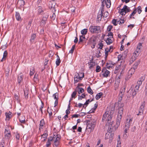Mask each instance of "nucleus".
<instances>
[{"label": "nucleus", "mask_w": 147, "mask_h": 147, "mask_svg": "<svg viewBox=\"0 0 147 147\" xmlns=\"http://www.w3.org/2000/svg\"><path fill=\"white\" fill-rule=\"evenodd\" d=\"M139 88L140 87L139 86L136 85L134 89H132L131 90H129L127 92V97H130L132 96L133 98H134L138 92Z\"/></svg>", "instance_id": "obj_1"}, {"label": "nucleus", "mask_w": 147, "mask_h": 147, "mask_svg": "<svg viewBox=\"0 0 147 147\" xmlns=\"http://www.w3.org/2000/svg\"><path fill=\"white\" fill-rule=\"evenodd\" d=\"M89 30L93 34H98L101 32L100 27L99 26H91L90 27Z\"/></svg>", "instance_id": "obj_2"}, {"label": "nucleus", "mask_w": 147, "mask_h": 147, "mask_svg": "<svg viewBox=\"0 0 147 147\" xmlns=\"http://www.w3.org/2000/svg\"><path fill=\"white\" fill-rule=\"evenodd\" d=\"M113 121H112V122H107L106 123V127H108V130H109V131L111 132L114 130H116L117 128L116 125L115 126V125L113 124Z\"/></svg>", "instance_id": "obj_3"}, {"label": "nucleus", "mask_w": 147, "mask_h": 147, "mask_svg": "<svg viewBox=\"0 0 147 147\" xmlns=\"http://www.w3.org/2000/svg\"><path fill=\"white\" fill-rule=\"evenodd\" d=\"M111 115H109L106 112L103 115L102 121H107V123H109L111 121Z\"/></svg>", "instance_id": "obj_4"}, {"label": "nucleus", "mask_w": 147, "mask_h": 147, "mask_svg": "<svg viewBox=\"0 0 147 147\" xmlns=\"http://www.w3.org/2000/svg\"><path fill=\"white\" fill-rule=\"evenodd\" d=\"M49 17V14L47 12L44 13L42 16V18L40 22L41 25L44 26L46 24Z\"/></svg>", "instance_id": "obj_5"}, {"label": "nucleus", "mask_w": 147, "mask_h": 147, "mask_svg": "<svg viewBox=\"0 0 147 147\" xmlns=\"http://www.w3.org/2000/svg\"><path fill=\"white\" fill-rule=\"evenodd\" d=\"M145 106V102H143L140 106L138 112L137 114V115H142L143 113L144 107Z\"/></svg>", "instance_id": "obj_6"}, {"label": "nucleus", "mask_w": 147, "mask_h": 147, "mask_svg": "<svg viewBox=\"0 0 147 147\" xmlns=\"http://www.w3.org/2000/svg\"><path fill=\"white\" fill-rule=\"evenodd\" d=\"M102 72L103 73L102 74L103 77L105 78L108 77L110 73V72L107 70V68L105 67H104L102 69Z\"/></svg>", "instance_id": "obj_7"}, {"label": "nucleus", "mask_w": 147, "mask_h": 147, "mask_svg": "<svg viewBox=\"0 0 147 147\" xmlns=\"http://www.w3.org/2000/svg\"><path fill=\"white\" fill-rule=\"evenodd\" d=\"M25 4V1L24 0H19L17 3V6L18 8L22 9V8H23Z\"/></svg>", "instance_id": "obj_8"}, {"label": "nucleus", "mask_w": 147, "mask_h": 147, "mask_svg": "<svg viewBox=\"0 0 147 147\" xmlns=\"http://www.w3.org/2000/svg\"><path fill=\"white\" fill-rule=\"evenodd\" d=\"M56 4V3L53 1H50L49 3V7L50 9L53 8V9L54 10V12H56L55 6Z\"/></svg>", "instance_id": "obj_9"}, {"label": "nucleus", "mask_w": 147, "mask_h": 147, "mask_svg": "<svg viewBox=\"0 0 147 147\" xmlns=\"http://www.w3.org/2000/svg\"><path fill=\"white\" fill-rule=\"evenodd\" d=\"M5 138L8 140H9L11 136L10 131L9 130L5 129Z\"/></svg>", "instance_id": "obj_10"}, {"label": "nucleus", "mask_w": 147, "mask_h": 147, "mask_svg": "<svg viewBox=\"0 0 147 147\" xmlns=\"http://www.w3.org/2000/svg\"><path fill=\"white\" fill-rule=\"evenodd\" d=\"M90 123V125L92 127L93 129L95 127V125L96 124V121L94 119H91L90 120H88L87 121V123Z\"/></svg>", "instance_id": "obj_11"}, {"label": "nucleus", "mask_w": 147, "mask_h": 147, "mask_svg": "<svg viewBox=\"0 0 147 147\" xmlns=\"http://www.w3.org/2000/svg\"><path fill=\"white\" fill-rule=\"evenodd\" d=\"M140 60H138L133 65V67L131 69L130 71H130H132L133 72H135V69L138 67V65L140 64Z\"/></svg>", "instance_id": "obj_12"}, {"label": "nucleus", "mask_w": 147, "mask_h": 147, "mask_svg": "<svg viewBox=\"0 0 147 147\" xmlns=\"http://www.w3.org/2000/svg\"><path fill=\"white\" fill-rule=\"evenodd\" d=\"M122 117V115L118 114L116 123V126L117 128L120 124V122L121 120Z\"/></svg>", "instance_id": "obj_13"}, {"label": "nucleus", "mask_w": 147, "mask_h": 147, "mask_svg": "<svg viewBox=\"0 0 147 147\" xmlns=\"http://www.w3.org/2000/svg\"><path fill=\"white\" fill-rule=\"evenodd\" d=\"M88 43L89 44L92 43V45L91 46V47L92 49L95 48L96 43L95 42L94 39L92 37L90 38L88 40Z\"/></svg>", "instance_id": "obj_14"}, {"label": "nucleus", "mask_w": 147, "mask_h": 147, "mask_svg": "<svg viewBox=\"0 0 147 147\" xmlns=\"http://www.w3.org/2000/svg\"><path fill=\"white\" fill-rule=\"evenodd\" d=\"M133 120V117H131V118H129V119H127L125 126L129 127L130 124L132 123Z\"/></svg>", "instance_id": "obj_15"}, {"label": "nucleus", "mask_w": 147, "mask_h": 147, "mask_svg": "<svg viewBox=\"0 0 147 147\" xmlns=\"http://www.w3.org/2000/svg\"><path fill=\"white\" fill-rule=\"evenodd\" d=\"M76 90L77 92H78V94H80L81 93H82L84 92V90L82 88H80L78 86H77L75 90Z\"/></svg>", "instance_id": "obj_16"}, {"label": "nucleus", "mask_w": 147, "mask_h": 147, "mask_svg": "<svg viewBox=\"0 0 147 147\" xmlns=\"http://www.w3.org/2000/svg\"><path fill=\"white\" fill-rule=\"evenodd\" d=\"M23 75L22 73H21L18 76V82L19 85L20 84L21 82L23 80Z\"/></svg>", "instance_id": "obj_17"}, {"label": "nucleus", "mask_w": 147, "mask_h": 147, "mask_svg": "<svg viewBox=\"0 0 147 147\" xmlns=\"http://www.w3.org/2000/svg\"><path fill=\"white\" fill-rule=\"evenodd\" d=\"M54 138V137H50V139L49 138L47 142V144L46 145V147H49L51 144V141H52L53 138Z\"/></svg>", "instance_id": "obj_18"}, {"label": "nucleus", "mask_w": 147, "mask_h": 147, "mask_svg": "<svg viewBox=\"0 0 147 147\" xmlns=\"http://www.w3.org/2000/svg\"><path fill=\"white\" fill-rule=\"evenodd\" d=\"M11 113L10 111H9L8 113L6 112L5 113L6 117V120H9L12 117Z\"/></svg>", "instance_id": "obj_19"}, {"label": "nucleus", "mask_w": 147, "mask_h": 147, "mask_svg": "<svg viewBox=\"0 0 147 147\" xmlns=\"http://www.w3.org/2000/svg\"><path fill=\"white\" fill-rule=\"evenodd\" d=\"M102 17H103V14L100 13V11H99L97 15L96 18V20L99 22L101 20Z\"/></svg>", "instance_id": "obj_20"}, {"label": "nucleus", "mask_w": 147, "mask_h": 147, "mask_svg": "<svg viewBox=\"0 0 147 147\" xmlns=\"http://www.w3.org/2000/svg\"><path fill=\"white\" fill-rule=\"evenodd\" d=\"M15 16L17 20L18 21H22V19H21L20 14L19 12H16Z\"/></svg>", "instance_id": "obj_21"}, {"label": "nucleus", "mask_w": 147, "mask_h": 147, "mask_svg": "<svg viewBox=\"0 0 147 147\" xmlns=\"http://www.w3.org/2000/svg\"><path fill=\"white\" fill-rule=\"evenodd\" d=\"M36 37V35L35 34L33 33L32 34L31 36V38L30 40V41L32 43L34 42V40L35 39Z\"/></svg>", "instance_id": "obj_22"}, {"label": "nucleus", "mask_w": 147, "mask_h": 147, "mask_svg": "<svg viewBox=\"0 0 147 147\" xmlns=\"http://www.w3.org/2000/svg\"><path fill=\"white\" fill-rule=\"evenodd\" d=\"M125 87H124L123 88H121L120 91V93L119 94V95L121 97V98H122V97L123 96L124 93L125 91Z\"/></svg>", "instance_id": "obj_23"}, {"label": "nucleus", "mask_w": 147, "mask_h": 147, "mask_svg": "<svg viewBox=\"0 0 147 147\" xmlns=\"http://www.w3.org/2000/svg\"><path fill=\"white\" fill-rule=\"evenodd\" d=\"M45 124V123L44 120L43 119H42L40 121V126L39 127V130H40V129L43 128L44 125Z\"/></svg>", "instance_id": "obj_24"}, {"label": "nucleus", "mask_w": 147, "mask_h": 147, "mask_svg": "<svg viewBox=\"0 0 147 147\" xmlns=\"http://www.w3.org/2000/svg\"><path fill=\"white\" fill-rule=\"evenodd\" d=\"M127 6L126 5H124L123 8L121 9V11L120 12V14L122 15H125V9L127 8Z\"/></svg>", "instance_id": "obj_25"}, {"label": "nucleus", "mask_w": 147, "mask_h": 147, "mask_svg": "<svg viewBox=\"0 0 147 147\" xmlns=\"http://www.w3.org/2000/svg\"><path fill=\"white\" fill-rule=\"evenodd\" d=\"M106 68L109 69L110 68H113L114 67V65L112 63H111L110 62L107 63H106Z\"/></svg>", "instance_id": "obj_26"}, {"label": "nucleus", "mask_w": 147, "mask_h": 147, "mask_svg": "<svg viewBox=\"0 0 147 147\" xmlns=\"http://www.w3.org/2000/svg\"><path fill=\"white\" fill-rule=\"evenodd\" d=\"M48 136L47 131V130H45L44 133L41 135V138H47Z\"/></svg>", "instance_id": "obj_27"}, {"label": "nucleus", "mask_w": 147, "mask_h": 147, "mask_svg": "<svg viewBox=\"0 0 147 147\" xmlns=\"http://www.w3.org/2000/svg\"><path fill=\"white\" fill-rule=\"evenodd\" d=\"M8 54L7 52V51H5L4 52L3 57L1 59V62H2L3 60H5V57L7 56Z\"/></svg>", "instance_id": "obj_28"}, {"label": "nucleus", "mask_w": 147, "mask_h": 147, "mask_svg": "<svg viewBox=\"0 0 147 147\" xmlns=\"http://www.w3.org/2000/svg\"><path fill=\"white\" fill-rule=\"evenodd\" d=\"M105 3L106 7L107 8L110 7L111 5V2L110 0H105Z\"/></svg>", "instance_id": "obj_29"}, {"label": "nucleus", "mask_w": 147, "mask_h": 147, "mask_svg": "<svg viewBox=\"0 0 147 147\" xmlns=\"http://www.w3.org/2000/svg\"><path fill=\"white\" fill-rule=\"evenodd\" d=\"M110 38H108L106 40H104L106 41V43L107 45H110L113 42L112 40Z\"/></svg>", "instance_id": "obj_30"}, {"label": "nucleus", "mask_w": 147, "mask_h": 147, "mask_svg": "<svg viewBox=\"0 0 147 147\" xmlns=\"http://www.w3.org/2000/svg\"><path fill=\"white\" fill-rule=\"evenodd\" d=\"M137 57V56L134 55H133L130 59L129 61L130 63L131 64L136 59Z\"/></svg>", "instance_id": "obj_31"}, {"label": "nucleus", "mask_w": 147, "mask_h": 147, "mask_svg": "<svg viewBox=\"0 0 147 147\" xmlns=\"http://www.w3.org/2000/svg\"><path fill=\"white\" fill-rule=\"evenodd\" d=\"M78 100H81L82 98H85L86 97V95L84 93L82 94L81 95L80 94H78Z\"/></svg>", "instance_id": "obj_32"}, {"label": "nucleus", "mask_w": 147, "mask_h": 147, "mask_svg": "<svg viewBox=\"0 0 147 147\" xmlns=\"http://www.w3.org/2000/svg\"><path fill=\"white\" fill-rule=\"evenodd\" d=\"M129 127H128L127 126H125V129H124V132L125 133H124V135H123V136L125 137H127V134H126V133H127V131L128 130H129Z\"/></svg>", "instance_id": "obj_33"}, {"label": "nucleus", "mask_w": 147, "mask_h": 147, "mask_svg": "<svg viewBox=\"0 0 147 147\" xmlns=\"http://www.w3.org/2000/svg\"><path fill=\"white\" fill-rule=\"evenodd\" d=\"M98 106V105L97 104H95L94 105V106L93 108H92L89 112V113H94L96 109L97 108Z\"/></svg>", "instance_id": "obj_34"}, {"label": "nucleus", "mask_w": 147, "mask_h": 147, "mask_svg": "<svg viewBox=\"0 0 147 147\" xmlns=\"http://www.w3.org/2000/svg\"><path fill=\"white\" fill-rule=\"evenodd\" d=\"M111 134L110 132H109L108 133H106L105 135V139H107L109 138H111Z\"/></svg>", "instance_id": "obj_35"}, {"label": "nucleus", "mask_w": 147, "mask_h": 147, "mask_svg": "<svg viewBox=\"0 0 147 147\" xmlns=\"http://www.w3.org/2000/svg\"><path fill=\"white\" fill-rule=\"evenodd\" d=\"M103 94L102 93L100 92L99 93L97 94L96 96V100H98L101 97Z\"/></svg>", "instance_id": "obj_36"}, {"label": "nucleus", "mask_w": 147, "mask_h": 147, "mask_svg": "<svg viewBox=\"0 0 147 147\" xmlns=\"http://www.w3.org/2000/svg\"><path fill=\"white\" fill-rule=\"evenodd\" d=\"M81 33L82 36H84L87 34L88 32V29H84L81 31Z\"/></svg>", "instance_id": "obj_37"}, {"label": "nucleus", "mask_w": 147, "mask_h": 147, "mask_svg": "<svg viewBox=\"0 0 147 147\" xmlns=\"http://www.w3.org/2000/svg\"><path fill=\"white\" fill-rule=\"evenodd\" d=\"M56 136L57 137L54 142H59L61 138L60 135L57 134Z\"/></svg>", "instance_id": "obj_38"}, {"label": "nucleus", "mask_w": 147, "mask_h": 147, "mask_svg": "<svg viewBox=\"0 0 147 147\" xmlns=\"http://www.w3.org/2000/svg\"><path fill=\"white\" fill-rule=\"evenodd\" d=\"M15 138L17 141V143L19 142V140L20 138V135L19 133L18 132H16V135H15Z\"/></svg>", "instance_id": "obj_39"}, {"label": "nucleus", "mask_w": 147, "mask_h": 147, "mask_svg": "<svg viewBox=\"0 0 147 147\" xmlns=\"http://www.w3.org/2000/svg\"><path fill=\"white\" fill-rule=\"evenodd\" d=\"M57 60L56 61V65L57 66H59L60 63H61V61L60 59V58L58 55H57Z\"/></svg>", "instance_id": "obj_40"}, {"label": "nucleus", "mask_w": 147, "mask_h": 147, "mask_svg": "<svg viewBox=\"0 0 147 147\" xmlns=\"http://www.w3.org/2000/svg\"><path fill=\"white\" fill-rule=\"evenodd\" d=\"M87 90L88 92L91 94H92L93 93V92L90 86H89L87 88Z\"/></svg>", "instance_id": "obj_41"}, {"label": "nucleus", "mask_w": 147, "mask_h": 147, "mask_svg": "<svg viewBox=\"0 0 147 147\" xmlns=\"http://www.w3.org/2000/svg\"><path fill=\"white\" fill-rule=\"evenodd\" d=\"M85 36H84L82 35H81L80 36V39L79 41L78 42V44H80L81 42H82L83 41V39H85Z\"/></svg>", "instance_id": "obj_42"}, {"label": "nucleus", "mask_w": 147, "mask_h": 147, "mask_svg": "<svg viewBox=\"0 0 147 147\" xmlns=\"http://www.w3.org/2000/svg\"><path fill=\"white\" fill-rule=\"evenodd\" d=\"M25 98L27 99L28 97V91L27 90H24Z\"/></svg>", "instance_id": "obj_43"}, {"label": "nucleus", "mask_w": 147, "mask_h": 147, "mask_svg": "<svg viewBox=\"0 0 147 147\" xmlns=\"http://www.w3.org/2000/svg\"><path fill=\"white\" fill-rule=\"evenodd\" d=\"M77 94L76 90H74L72 93L71 94V97L73 98H75L76 97V95Z\"/></svg>", "instance_id": "obj_44"}, {"label": "nucleus", "mask_w": 147, "mask_h": 147, "mask_svg": "<svg viewBox=\"0 0 147 147\" xmlns=\"http://www.w3.org/2000/svg\"><path fill=\"white\" fill-rule=\"evenodd\" d=\"M137 10L136 9H135L131 13L130 15V18H132V16H134L137 12Z\"/></svg>", "instance_id": "obj_45"}, {"label": "nucleus", "mask_w": 147, "mask_h": 147, "mask_svg": "<svg viewBox=\"0 0 147 147\" xmlns=\"http://www.w3.org/2000/svg\"><path fill=\"white\" fill-rule=\"evenodd\" d=\"M123 109L122 108H119L118 114L120 115H122L123 114Z\"/></svg>", "instance_id": "obj_46"}, {"label": "nucleus", "mask_w": 147, "mask_h": 147, "mask_svg": "<svg viewBox=\"0 0 147 147\" xmlns=\"http://www.w3.org/2000/svg\"><path fill=\"white\" fill-rule=\"evenodd\" d=\"M20 121L22 123H25V117H22V118H19Z\"/></svg>", "instance_id": "obj_47"}, {"label": "nucleus", "mask_w": 147, "mask_h": 147, "mask_svg": "<svg viewBox=\"0 0 147 147\" xmlns=\"http://www.w3.org/2000/svg\"><path fill=\"white\" fill-rule=\"evenodd\" d=\"M53 13L52 15V16L51 17V19L53 20H55L56 17V16L55 14V12H54V11H53Z\"/></svg>", "instance_id": "obj_48"}, {"label": "nucleus", "mask_w": 147, "mask_h": 147, "mask_svg": "<svg viewBox=\"0 0 147 147\" xmlns=\"http://www.w3.org/2000/svg\"><path fill=\"white\" fill-rule=\"evenodd\" d=\"M59 94L57 92L54 94L53 95V96L54 97V99H58V98Z\"/></svg>", "instance_id": "obj_49"}, {"label": "nucleus", "mask_w": 147, "mask_h": 147, "mask_svg": "<svg viewBox=\"0 0 147 147\" xmlns=\"http://www.w3.org/2000/svg\"><path fill=\"white\" fill-rule=\"evenodd\" d=\"M80 74L81 75H82V77H80V76H79L80 75V74H78V79L79 80H82V78H84V73H80Z\"/></svg>", "instance_id": "obj_50"}, {"label": "nucleus", "mask_w": 147, "mask_h": 147, "mask_svg": "<svg viewBox=\"0 0 147 147\" xmlns=\"http://www.w3.org/2000/svg\"><path fill=\"white\" fill-rule=\"evenodd\" d=\"M43 11L42 8L41 6H39L38 7V13L40 14Z\"/></svg>", "instance_id": "obj_51"}, {"label": "nucleus", "mask_w": 147, "mask_h": 147, "mask_svg": "<svg viewBox=\"0 0 147 147\" xmlns=\"http://www.w3.org/2000/svg\"><path fill=\"white\" fill-rule=\"evenodd\" d=\"M32 24V21H30L28 23V25L26 26V28L27 29H29L31 25Z\"/></svg>", "instance_id": "obj_52"}, {"label": "nucleus", "mask_w": 147, "mask_h": 147, "mask_svg": "<svg viewBox=\"0 0 147 147\" xmlns=\"http://www.w3.org/2000/svg\"><path fill=\"white\" fill-rule=\"evenodd\" d=\"M101 70L100 67L98 65H97L96 66V72H99Z\"/></svg>", "instance_id": "obj_53"}, {"label": "nucleus", "mask_w": 147, "mask_h": 147, "mask_svg": "<svg viewBox=\"0 0 147 147\" xmlns=\"http://www.w3.org/2000/svg\"><path fill=\"white\" fill-rule=\"evenodd\" d=\"M75 45H74L72 46L71 50L69 51V52L70 53H71V54L73 53L75 49Z\"/></svg>", "instance_id": "obj_54"}, {"label": "nucleus", "mask_w": 147, "mask_h": 147, "mask_svg": "<svg viewBox=\"0 0 147 147\" xmlns=\"http://www.w3.org/2000/svg\"><path fill=\"white\" fill-rule=\"evenodd\" d=\"M98 45L99 47L98 48V49H102V48L104 46L103 44L101 42H100L98 44Z\"/></svg>", "instance_id": "obj_55"}, {"label": "nucleus", "mask_w": 147, "mask_h": 147, "mask_svg": "<svg viewBox=\"0 0 147 147\" xmlns=\"http://www.w3.org/2000/svg\"><path fill=\"white\" fill-rule=\"evenodd\" d=\"M10 70L9 68H7V69H6V73H5V76L7 77H8L9 75V72Z\"/></svg>", "instance_id": "obj_56"}, {"label": "nucleus", "mask_w": 147, "mask_h": 147, "mask_svg": "<svg viewBox=\"0 0 147 147\" xmlns=\"http://www.w3.org/2000/svg\"><path fill=\"white\" fill-rule=\"evenodd\" d=\"M109 15V13L107 11H106L105 12L104 14H103V18H106Z\"/></svg>", "instance_id": "obj_57"}, {"label": "nucleus", "mask_w": 147, "mask_h": 147, "mask_svg": "<svg viewBox=\"0 0 147 147\" xmlns=\"http://www.w3.org/2000/svg\"><path fill=\"white\" fill-rule=\"evenodd\" d=\"M138 12L139 14H140L142 11V8L140 6H139L138 8Z\"/></svg>", "instance_id": "obj_58"}, {"label": "nucleus", "mask_w": 147, "mask_h": 147, "mask_svg": "<svg viewBox=\"0 0 147 147\" xmlns=\"http://www.w3.org/2000/svg\"><path fill=\"white\" fill-rule=\"evenodd\" d=\"M145 78L144 76H141L139 79V81L142 82L145 79Z\"/></svg>", "instance_id": "obj_59"}, {"label": "nucleus", "mask_w": 147, "mask_h": 147, "mask_svg": "<svg viewBox=\"0 0 147 147\" xmlns=\"http://www.w3.org/2000/svg\"><path fill=\"white\" fill-rule=\"evenodd\" d=\"M112 22L114 26H116L117 24V23L116 20L115 19H113L112 20Z\"/></svg>", "instance_id": "obj_60"}, {"label": "nucleus", "mask_w": 147, "mask_h": 147, "mask_svg": "<svg viewBox=\"0 0 147 147\" xmlns=\"http://www.w3.org/2000/svg\"><path fill=\"white\" fill-rule=\"evenodd\" d=\"M38 76V75L36 74H35L34 75L33 79V81L34 82H36V80H37Z\"/></svg>", "instance_id": "obj_61"}, {"label": "nucleus", "mask_w": 147, "mask_h": 147, "mask_svg": "<svg viewBox=\"0 0 147 147\" xmlns=\"http://www.w3.org/2000/svg\"><path fill=\"white\" fill-rule=\"evenodd\" d=\"M95 65V63L92 62L90 64V66L89 68L90 69H91Z\"/></svg>", "instance_id": "obj_62"}, {"label": "nucleus", "mask_w": 147, "mask_h": 147, "mask_svg": "<svg viewBox=\"0 0 147 147\" xmlns=\"http://www.w3.org/2000/svg\"><path fill=\"white\" fill-rule=\"evenodd\" d=\"M113 28V26L112 25H109V26L107 28V30L108 31H110Z\"/></svg>", "instance_id": "obj_63"}, {"label": "nucleus", "mask_w": 147, "mask_h": 147, "mask_svg": "<svg viewBox=\"0 0 147 147\" xmlns=\"http://www.w3.org/2000/svg\"><path fill=\"white\" fill-rule=\"evenodd\" d=\"M141 47H142V43H140L138 44L137 46V49L140 50Z\"/></svg>", "instance_id": "obj_64"}]
</instances>
